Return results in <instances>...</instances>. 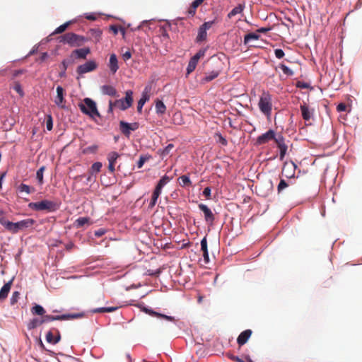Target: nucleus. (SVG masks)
Wrapping results in <instances>:
<instances>
[{
	"mask_svg": "<svg viewBox=\"0 0 362 362\" xmlns=\"http://www.w3.org/2000/svg\"><path fill=\"white\" fill-rule=\"evenodd\" d=\"M35 221L33 218H28L20 221L16 223H13L6 219L4 216L0 217V223L11 233H17L20 230L32 227Z\"/></svg>",
	"mask_w": 362,
	"mask_h": 362,
	"instance_id": "f257e3e1",
	"label": "nucleus"
},
{
	"mask_svg": "<svg viewBox=\"0 0 362 362\" xmlns=\"http://www.w3.org/2000/svg\"><path fill=\"white\" fill-rule=\"evenodd\" d=\"M59 39L60 42L69 45L72 47H81L89 40V38L74 33H66L60 36Z\"/></svg>",
	"mask_w": 362,
	"mask_h": 362,
	"instance_id": "f03ea898",
	"label": "nucleus"
},
{
	"mask_svg": "<svg viewBox=\"0 0 362 362\" xmlns=\"http://www.w3.org/2000/svg\"><path fill=\"white\" fill-rule=\"evenodd\" d=\"M28 207L37 211L54 212L59 209V204L57 202L44 199L38 202H30Z\"/></svg>",
	"mask_w": 362,
	"mask_h": 362,
	"instance_id": "7ed1b4c3",
	"label": "nucleus"
},
{
	"mask_svg": "<svg viewBox=\"0 0 362 362\" xmlns=\"http://www.w3.org/2000/svg\"><path fill=\"white\" fill-rule=\"evenodd\" d=\"M258 106L260 111L269 117L272 110V97L269 92H263L259 98Z\"/></svg>",
	"mask_w": 362,
	"mask_h": 362,
	"instance_id": "20e7f679",
	"label": "nucleus"
},
{
	"mask_svg": "<svg viewBox=\"0 0 362 362\" xmlns=\"http://www.w3.org/2000/svg\"><path fill=\"white\" fill-rule=\"evenodd\" d=\"M78 107L83 113L91 117L100 116L97 110L96 103L89 98H84L83 103L78 104Z\"/></svg>",
	"mask_w": 362,
	"mask_h": 362,
	"instance_id": "39448f33",
	"label": "nucleus"
},
{
	"mask_svg": "<svg viewBox=\"0 0 362 362\" xmlns=\"http://www.w3.org/2000/svg\"><path fill=\"white\" fill-rule=\"evenodd\" d=\"M274 142L279 149L280 158H284L291 146L290 141L286 140L281 134H279Z\"/></svg>",
	"mask_w": 362,
	"mask_h": 362,
	"instance_id": "423d86ee",
	"label": "nucleus"
},
{
	"mask_svg": "<svg viewBox=\"0 0 362 362\" xmlns=\"http://www.w3.org/2000/svg\"><path fill=\"white\" fill-rule=\"evenodd\" d=\"M133 103V91L128 90L125 92V97L122 99L116 100L114 102L115 106L122 110H125L130 107Z\"/></svg>",
	"mask_w": 362,
	"mask_h": 362,
	"instance_id": "0eeeda50",
	"label": "nucleus"
},
{
	"mask_svg": "<svg viewBox=\"0 0 362 362\" xmlns=\"http://www.w3.org/2000/svg\"><path fill=\"white\" fill-rule=\"evenodd\" d=\"M83 313H77V314H67V315H57L53 316L50 315H44L42 317V322L46 323L48 322L54 321V320H70V319H76V318H80L83 317Z\"/></svg>",
	"mask_w": 362,
	"mask_h": 362,
	"instance_id": "6e6552de",
	"label": "nucleus"
},
{
	"mask_svg": "<svg viewBox=\"0 0 362 362\" xmlns=\"http://www.w3.org/2000/svg\"><path fill=\"white\" fill-rule=\"evenodd\" d=\"M297 166L293 160H286L282 168V175L288 178L294 177Z\"/></svg>",
	"mask_w": 362,
	"mask_h": 362,
	"instance_id": "1a4fd4ad",
	"label": "nucleus"
},
{
	"mask_svg": "<svg viewBox=\"0 0 362 362\" xmlns=\"http://www.w3.org/2000/svg\"><path fill=\"white\" fill-rule=\"evenodd\" d=\"M276 136L277 134L276 132L272 129H269L267 132L257 136L256 139V144L263 145L269 143L270 141H275Z\"/></svg>",
	"mask_w": 362,
	"mask_h": 362,
	"instance_id": "9d476101",
	"label": "nucleus"
},
{
	"mask_svg": "<svg viewBox=\"0 0 362 362\" xmlns=\"http://www.w3.org/2000/svg\"><path fill=\"white\" fill-rule=\"evenodd\" d=\"M214 23L215 20L205 22L199 27L196 38L197 42H199L206 40L207 37L206 30L210 29Z\"/></svg>",
	"mask_w": 362,
	"mask_h": 362,
	"instance_id": "9b49d317",
	"label": "nucleus"
},
{
	"mask_svg": "<svg viewBox=\"0 0 362 362\" xmlns=\"http://www.w3.org/2000/svg\"><path fill=\"white\" fill-rule=\"evenodd\" d=\"M98 64L95 61L90 60L83 64L79 65L76 69V72L79 75L90 72L96 69Z\"/></svg>",
	"mask_w": 362,
	"mask_h": 362,
	"instance_id": "f8f14e48",
	"label": "nucleus"
},
{
	"mask_svg": "<svg viewBox=\"0 0 362 362\" xmlns=\"http://www.w3.org/2000/svg\"><path fill=\"white\" fill-rule=\"evenodd\" d=\"M139 128V123H128L124 121H120L119 129L121 132L126 136H129L132 131H135Z\"/></svg>",
	"mask_w": 362,
	"mask_h": 362,
	"instance_id": "ddd939ff",
	"label": "nucleus"
},
{
	"mask_svg": "<svg viewBox=\"0 0 362 362\" xmlns=\"http://www.w3.org/2000/svg\"><path fill=\"white\" fill-rule=\"evenodd\" d=\"M57 96L54 100L55 104L62 109H65V103L66 100L64 99V90L62 86H57Z\"/></svg>",
	"mask_w": 362,
	"mask_h": 362,
	"instance_id": "4468645a",
	"label": "nucleus"
},
{
	"mask_svg": "<svg viewBox=\"0 0 362 362\" xmlns=\"http://www.w3.org/2000/svg\"><path fill=\"white\" fill-rule=\"evenodd\" d=\"M199 208L204 213L205 221L212 225L215 217L211 209L204 204H199Z\"/></svg>",
	"mask_w": 362,
	"mask_h": 362,
	"instance_id": "2eb2a0df",
	"label": "nucleus"
},
{
	"mask_svg": "<svg viewBox=\"0 0 362 362\" xmlns=\"http://www.w3.org/2000/svg\"><path fill=\"white\" fill-rule=\"evenodd\" d=\"M252 333V332L251 329H246L242 332L237 338V343L238 344V345L241 346L246 344L250 337H251Z\"/></svg>",
	"mask_w": 362,
	"mask_h": 362,
	"instance_id": "dca6fc26",
	"label": "nucleus"
},
{
	"mask_svg": "<svg viewBox=\"0 0 362 362\" xmlns=\"http://www.w3.org/2000/svg\"><path fill=\"white\" fill-rule=\"evenodd\" d=\"M300 108L303 119L305 121H309L313 117V111L310 110L308 105L305 103L301 104Z\"/></svg>",
	"mask_w": 362,
	"mask_h": 362,
	"instance_id": "f3484780",
	"label": "nucleus"
},
{
	"mask_svg": "<svg viewBox=\"0 0 362 362\" xmlns=\"http://www.w3.org/2000/svg\"><path fill=\"white\" fill-rule=\"evenodd\" d=\"M108 66L113 74L118 70V60L115 54H110Z\"/></svg>",
	"mask_w": 362,
	"mask_h": 362,
	"instance_id": "a211bd4d",
	"label": "nucleus"
},
{
	"mask_svg": "<svg viewBox=\"0 0 362 362\" xmlns=\"http://www.w3.org/2000/svg\"><path fill=\"white\" fill-rule=\"evenodd\" d=\"M13 283V279L5 284L0 290V300H5L11 290Z\"/></svg>",
	"mask_w": 362,
	"mask_h": 362,
	"instance_id": "6ab92c4d",
	"label": "nucleus"
},
{
	"mask_svg": "<svg viewBox=\"0 0 362 362\" xmlns=\"http://www.w3.org/2000/svg\"><path fill=\"white\" fill-rule=\"evenodd\" d=\"M101 90L103 94L113 97H119L117 90L112 86L104 85L101 87Z\"/></svg>",
	"mask_w": 362,
	"mask_h": 362,
	"instance_id": "aec40b11",
	"label": "nucleus"
},
{
	"mask_svg": "<svg viewBox=\"0 0 362 362\" xmlns=\"http://www.w3.org/2000/svg\"><path fill=\"white\" fill-rule=\"evenodd\" d=\"M90 49L88 47L77 49L73 51L72 54H75L77 58L85 59L88 54H90Z\"/></svg>",
	"mask_w": 362,
	"mask_h": 362,
	"instance_id": "412c9836",
	"label": "nucleus"
},
{
	"mask_svg": "<svg viewBox=\"0 0 362 362\" xmlns=\"http://www.w3.org/2000/svg\"><path fill=\"white\" fill-rule=\"evenodd\" d=\"M148 100H149V95H148V92L144 91L142 93L141 98H140V100L138 102L137 111L139 112H140V113L141 112L143 106L144 105L146 102Z\"/></svg>",
	"mask_w": 362,
	"mask_h": 362,
	"instance_id": "4be33fe9",
	"label": "nucleus"
},
{
	"mask_svg": "<svg viewBox=\"0 0 362 362\" xmlns=\"http://www.w3.org/2000/svg\"><path fill=\"white\" fill-rule=\"evenodd\" d=\"M88 34L90 35V40L99 42L101 38L102 31L99 29H90L88 31Z\"/></svg>",
	"mask_w": 362,
	"mask_h": 362,
	"instance_id": "5701e85b",
	"label": "nucleus"
},
{
	"mask_svg": "<svg viewBox=\"0 0 362 362\" xmlns=\"http://www.w3.org/2000/svg\"><path fill=\"white\" fill-rule=\"evenodd\" d=\"M204 0H194L190 7L189 8L188 11H187V13L189 15L193 16L195 13H196V10H197V8L200 6L203 2H204Z\"/></svg>",
	"mask_w": 362,
	"mask_h": 362,
	"instance_id": "b1692460",
	"label": "nucleus"
},
{
	"mask_svg": "<svg viewBox=\"0 0 362 362\" xmlns=\"http://www.w3.org/2000/svg\"><path fill=\"white\" fill-rule=\"evenodd\" d=\"M31 313L33 315H37L42 317L45 314L46 311L42 306L35 304L31 308Z\"/></svg>",
	"mask_w": 362,
	"mask_h": 362,
	"instance_id": "393cba45",
	"label": "nucleus"
},
{
	"mask_svg": "<svg viewBox=\"0 0 362 362\" xmlns=\"http://www.w3.org/2000/svg\"><path fill=\"white\" fill-rule=\"evenodd\" d=\"M118 307H105V308H99L93 309L90 310L92 313H111L117 310Z\"/></svg>",
	"mask_w": 362,
	"mask_h": 362,
	"instance_id": "a878e982",
	"label": "nucleus"
},
{
	"mask_svg": "<svg viewBox=\"0 0 362 362\" xmlns=\"http://www.w3.org/2000/svg\"><path fill=\"white\" fill-rule=\"evenodd\" d=\"M170 28V25L168 23H165L163 25L160 26L158 31L160 36L163 37L164 39H168V35L167 33V31Z\"/></svg>",
	"mask_w": 362,
	"mask_h": 362,
	"instance_id": "bb28decb",
	"label": "nucleus"
},
{
	"mask_svg": "<svg viewBox=\"0 0 362 362\" xmlns=\"http://www.w3.org/2000/svg\"><path fill=\"white\" fill-rule=\"evenodd\" d=\"M197 64H198V62L197 60H195L192 57L190 59V60H189V62L188 63L187 67V70H186V75L187 76H188L192 71H194Z\"/></svg>",
	"mask_w": 362,
	"mask_h": 362,
	"instance_id": "cd10ccee",
	"label": "nucleus"
},
{
	"mask_svg": "<svg viewBox=\"0 0 362 362\" xmlns=\"http://www.w3.org/2000/svg\"><path fill=\"white\" fill-rule=\"evenodd\" d=\"M43 322H42V319H37V318H34L33 320H31L29 323L28 324V329H33L39 326H40L41 325H42Z\"/></svg>",
	"mask_w": 362,
	"mask_h": 362,
	"instance_id": "c85d7f7f",
	"label": "nucleus"
},
{
	"mask_svg": "<svg viewBox=\"0 0 362 362\" xmlns=\"http://www.w3.org/2000/svg\"><path fill=\"white\" fill-rule=\"evenodd\" d=\"M244 8V6L239 4L238 6L233 8L228 14V17L229 18H231L232 17L235 16V15L240 13Z\"/></svg>",
	"mask_w": 362,
	"mask_h": 362,
	"instance_id": "c756f323",
	"label": "nucleus"
},
{
	"mask_svg": "<svg viewBox=\"0 0 362 362\" xmlns=\"http://www.w3.org/2000/svg\"><path fill=\"white\" fill-rule=\"evenodd\" d=\"M71 21H67L65 23L61 25L58 28H57L52 35L60 34L64 33L67 28L71 25Z\"/></svg>",
	"mask_w": 362,
	"mask_h": 362,
	"instance_id": "7c9ffc66",
	"label": "nucleus"
},
{
	"mask_svg": "<svg viewBox=\"0 0 362 362\" xmlns=\"http://www.w3.org/2000/svg\"><path fill=\"white\" fill-rule=\"evenodd\" d=\"M259 35L255 33H250L245 35L244 37V44H248L252 40H258L259 38Z\"/></svg>",
	"mask_w": 362,
	"mask_h": 362,
	"instance_id": "2f4dec72",
	"label": "nucleus"
},
{
	"mask_svg": "<svg viewBox=\"0 0 362 362\" xmlns=\"http://www.w3.org/2000/svg\"><path fill=\"white\" fill-rule=\"evenodd\" d=\"M90 221V218L88 217H80L75 221V226L77 228H81L85 224L88 223Z\"/></svg>",
	"mask_w": 362,
	"mask_h": 362,
	"instance_id": "473e14b6",
	"label": "nucleus"
},
{
	"mask_svg": "<svg viewBox=\"0 0 362 362\" xmlns=\"http://www.w3.org/2000/svg\"><path fill=\"white\" fill-rule=\"evenodd\" d=\"M18 191L20 192H25L29 194L35 191L34 188H31L30 186L25 184H21L18 187Z\"/></svg>",
	"mask_w": 362,
	"mask_h": 362,
	"instance_id": "72a5a7b5",
	"label": "nucleus"
},
{
	"mask_svg": "<svg viewBox=\"0 0 362 362\" xmlns=\"http://www.w3.org/2000/svg\"><path fill=\"white\" fill-rule=\"evenodd\" d=\"M165 106L160 100H157L156 103V110L158 113H163L165 111Z\"/></svg>",
	"mask_w": 362,
	"mask_h": 362,
	"instance_id": "f704fd0d",
	"label": "nucleus"
},
{
	"mask_svg": "<svg viewBox=\"0 0 362 362\" xmlns=\"http://www.w3.org/2000/svg\"><path fill=\"white\" fill-rule=\"evenodd\" d=\"M102 166L103 165L100 162L93 163L90 168V174L93 175L95 173H98L100 170Z\"/></svg>",
	"mask_w": 362,
	"mask_h": 362,
	"instance_id": "c9c22d12",
	"label": "nucleus"
},
{
	"mask_svg": "<svg viewBox=\"0 0 362 362\" xmlns=\"http://www.w3.org/2000/svg\"><path fill=\"white\" fill-rule=\"evenodd\" d=\"M219 73L218 71H212L209 74H208L204 78V81L205 82H209L212 80H214V78H216L218 76Z\"/></svg>",
	"mask_w": 362,
	"mask_h": 362,
	"instance_id": "e433bc0d",
	"label": "nucleus"
},
{
	"mask_svg": "<svg viewBox=\"0 0 362 362\" xmlns=\"http://www.w3.org/2000/svg\"><path fill=\"white\" fill-rule=\"evenodd\" d=\"M216 142L221 144L223 146H227L228 141L221 134L216 133L214 135Z\"/></svg>",
	"mask_w": 362,
	"mask_h": 362,
	"instance_id": "4c0bfd02",
	"label": "nucleus"
},
{
	"mask_svg": "<svg viewBox=\"0 0 362 362\" xmlns=\"http://www.w3.org/2000/svg\"><path fill=\"white\" fill-rule=\"evenodd\" d=\"M279 67L282 70L283 73L284 74H286V76H293L294 74L293 71L290 68H288L287 66H286L284 64H281L279 65Z\"/></svg>",
	"mask_w": 362,
	"mask_h": 362,
	"instance_id": "58836bf2",
	"label": "nucleus"
},
{
	"mask_svg": "<svg viewBox=\"0 0 362 362\" xmlns=\"http://www.w3.org/2000/svg\"><path fill=\"white\" fill-rule=\"evenodd\" d=\"M206 48H203V49H200L193 57L192 58L194 59L195 60H197V62H199V60L201 59V58H203L205 55V53H206Z\"/></svg>",
	"mask_w": 362,
	"mask_h": 362,
	"instance_id": "ea45409f",
	"label": "nucleus"
},
{
	"mask_svg": "<svg viewBox=\"0 0 362 362\" xmlns=\"http://www.w3.org/2000/svg\"><path fill=\"white\" fill-rule=\"evenodd\" d=\"M45 168L44 166H42L37 171V173H36V177L38 180L40 184H42L43 183V173H44Z\"/></svg>",
	"mask_w": 362,
	"mask_h": 362,
	"instance_id": "a19ab883",
	"label": "nucleus"
},
{
	"mask_svg": "<svg viewBox=\"0 0 362 362\" xmlns=\"http://www.w3.org/2000/svg\"><path fill=\"white\" fill-rule=\"evenodd\" d=\"M13 89L20 95V96L23 97L24 95L23 90L21 88V85L19 82H15L13 85Z\"/></svg>",
	"mask_w": 362,
	"mask_h": 362,
	"instance_id": "79ce46f5",
	"label": "nucleus"
},
{
	"mask_svg": "<svg viewBox=\"0 0 362 362\" xmlns=\"http://www.w3.org/2000/svg\"><path fill=\"white\" fill-rule=\"evenodd\" d=\"M158 197H159L157 195V193L156 194H152L151 201L148 204V209H152L154 207V206L157 203Z\"/></svg>",
	"mask_w": 362,
	"mask_h": 362,
	"instance_id": "37998d69",
	"label": "nucleus"
},
{
	"mask_svg": "<svg viewBox=\"0 0 362 362\" xmlns=\"http://www.w3.org/2000/svg\"><path fill=\"white\" fill-rule=\"evenodd\" d=\"M187 253H188V256H187V254L185 253V257H186V258L189 257L191 261L195 260L196 258L197 257V252H194L192 249L190 251L187 249Z\"/></svg>",
	"mask_w": 362,
	"mask_h": 362,
	"instance_id": "c03bdc74",
	"label": "nucleus"
},
{
	"mask_svg": "<svg viewBox=\"0 0 362 362\" xmlns=\"http://www.w3.org/2000/svg\"><path fill=\"white\" fill-rule=\"evenodd\" d=\"M46 127H47V129L49 131L52 129L53 121H52V117L50 115H47V117Z\"/></svg>",
	"mask_w": 362,
	"mask_h": 362,
	"instance_id": "a18cd8bd",
	"label": "nucleus"
},
{
	"mask_svg": "<svg viewBox=\"0 0 362 362\" xmlns=\"http://www.w3.org/2000/svg\"><path fill=\"white\" fill-rule=\"evenodd\" d=\"M288 186V183L284 180H281L280 182L279 183L278 187H277L278 192H281L284 189H285Z\"/></svg>",
	"mask_w": 362,
	"mask_h": 362,
	"instance_id": "49530a36",
	"label": "nucleus"
},
{
	"mask_svg": "<svg viewBox=\"0 0 362 362\" xmlns=\"http://www.w3.org/2000/svg\"><path fill=\"white\" fill-rule=\"evenodd\" d=\"M46 341L48 343H49V344H54V339L53 332H52V330L49 331L47 333V334H46Z\"/></svg>",
	"mask_w": 362,
	"mask_h": 362,
	"instance_id": "de8ad7c7",
	"label": "nucleus"
},
{
	"mask_svg": "<svg viewBox=\"0 0 362 362\" xmlns=\"http://www.w3.org/2000/svg\"><path fill=\"white\" fill-rule=\"evenodd\" d=\"M274 54L276 58L281 59L284 57V52L281 49H276Z\"/></svg>",
	"mask_w": 362,
	"mask_h": 362,
	"instance_id": "09e8293b",
	"label": "nucleus"
},
{
	"mask_svg": "<svg viewBox=\"0 0 362 362\" xmlns=\"http://www.w3.org/2000/svg\"><path fill=\"white\" fill-rule=\"evenodd\" d=\"M201 250L202 252L208 251L207 241H206V238H204L201 241Z\"/></svg>",
	"mask_w": 362,
	"mask_h": 362,
	"instance_id": "8fccbe9b",
	"label": "nucleus"
},
{
	"mask_svg": "<svg viewBox=\"0 0 362 362\" xmlns=\"http://www.w3.org/2000/svg\"><path fill=\"white\" fill-rule=\"evenodd\" d=\"M169 181V179L168 177H162L158 183L157 184L158 186H160L161 188H163V187L167 184V182Z\"/></svg>",
	"mask_w": 362,
	"mask_h": 362,
	"instance_id": "3c124183",
	"label": "nucleus"
},
{
	"mask_svg": "<svg viewBox=\"0 0 362 362\" xmlns=\"http://www.w3.org/2000/svg\"><path fill=\"white\" fill-rule=\"evenodd\" d=\"M106 233V230H105L104 228H99L98 230H95V235L96 237H101L103 236V235H105Z\"/></svg>",
	"mask_w": 362,
	"mask_h": 362,
	"instance_id": "603ef678",
	"label": "nucleus"
},
{
	"mask_svg": "<svg viewBox=\"0 0 362 362\" xmlns=\"http://www.w3.org/2000/svg\"><path fill=\"white\" fill-rule=\"evenodd\" d=\"M203 195L206 198V199H210L211 197V189L210 187H207L206 188H204V191H203Z\"/></svg>",
	"mask_w": 362,
	"mask_h": 362,
	"instance_id": "864d4df0",
	"label": "nucleus"
},
{
	"mask_svg": "<svg viewBox=\"0 0 362 362\" xmlns=\"http://www.w3.org/2000/svg\"><path fill=\"white\" fill-rule=\"evenodd\" d=\"M117 160H109V165L108 169L111 173H113L115 171V165Z\"/></svg>",
	"mask_w": 362,
	"mask_h": 362,
	"instance_id": "5fc2aeb1",
	"label": "nucleus"
},
{
	"mask_svg": "<svg viewBox=\"0 0 362 362\" xmlns=\"http://www.w3.org/2000/svg\"><path fill=\"white\" fill-rule=\"evenodd\" d=\"M346 109V105L345 103H339L337 106V110L338 112H344L345 111Z\"/></svg>",
	"mask_w": 362,
	"mask_h": 362,
	"instance_id": "6e6d98bb",
	"label": "nucleus"
},
{
	"mask_svg": "<svg viewBox=\"0 0 362 362\" xmlns=\"http://www.w3.org/2000/svg\"><path fill=\"white\" fill-rule=\"evenodd\" d=\"M18 292L17 291H15L13 293V296L11 298V305H13L16 301H17V298L18 297Z\"/></svg>",
	"mask_w": 362,
	"mask_h": 362,
	"instance_id": "4d7b16f0",
	"label": "nucleus"
},
{
	"mask_svg": "<svg viewBox=\"0 0 362 362\" xmlns=\"http://www.w3.org/2000/svg\"><path fill=\"white\" fill-rule=\"evenodd\" d=\"M132 57V53L129 51H127L122 54V59L124 61L129 60Z\"/></svg>",
	"mask_w": 362,
	"mask_h": 362,
	"instance_id": "13d9d810",
	"label": "nucleus"
},
{
	"mask_svg": "<svg viewBox=\"0 0 362 362\" xmlns=\"http://www.w3.org/2000/svg\"><path fill=\"white\" fill-rule=\"evenodd\" d=\"M182 184L185 185H191V182L189 180V178L187 175H182Z\"/></svg>",
	"mask_w": 362,
	"mask_h": 362,
	"instance_id": "bf43d9fd",
	"label": "nucleus"
},
{
	"mask_svg": "<svg viewBox=\"0 0 362 362\" xmlns=\"http://www.w3.org/2000/svg\"><path fill=\"white\" fill-rule=\"evenodd\" d=\"M55 332L57 333V335L55 336V337H54V344H57L61 339V335H60L59 330L55 329Z\"/></svg>",
	"mask_w": 362,
	"mask_h": 362,
	"instance_id": "052dcab7",
	"label": "nucleus"
},
{
	"mask_svg": "<svg viewBox=\"0 0 362 362\" xmlns=\"http://www.w3.org/2000/svg\"><path fill=\"white\" fill-rule=\"evenodd\" d=\"M110 30L115 34L117 35L118 33L119 28L115 25H112L110 27Z\"/></svg>",
	"mask_w": 362,
	"mask_h": 362,
	"instance_id": "680f3d73",
	"label": "nucleus"
},
{
	"mask_svg": "<svg viewBox=\"0 0 362 362\" xmlns=\"http://www.w3.org/2000/svg\"><path fill=\"white\" fill-rule=\"evenodd\" d=\"M173 144H168L163 151V156H167L168 152L173 148Z\"/></svg>",
	"mask_w": 362,
	"mask_h": 362,
	"instance_id": "e2e57ef3",
	"label": "nucleus"
},
{
	"mask_svg": "<svg viewBox=\"0 0 362 362\" xmlns=\"http://www.w3.org/2000/svg\"><path fill=\"white\" fill-rule=\"evenodd\" d=\"M97 148H98V146H95V145L92 146H89L87 148H86L85 152L90 151V152L94 153L97 150Z\"/></svg>",
	"mask_w": 362,
	"mask_h": 362,
	"instance_id": "0e129e2a",
	"label": "nucleus"
},
{
	"mask_svg": "<svg viewBox=\"0 0 362 362\" xmlns=\"http://www.w3.org/2000/svg\"><path fill=\"white\" fill-rule=\"evenodd\" d=\"M271 30V28L270 27H268V28H259L257 32V33H265L268 31Z\"/></svg>",
	"mask_w": 362,
	"mask_h": 362,
	"instance_id": "69168bd1",
	"label": "nucleus"
},
{
	"mask_svg": "<svg viewBox=\"0 0 362 362\" xmlns=\"http://www.w3.org/2000/svg\"><path fill=\"white\" fill-rule=\"evenodd\" d=\"M162 188L160 186L156 185L153 194H156L157 193V195L159 197L161 193Z\"/></svg>",
	"mask_w": 362,
	"mask_h": 362,
	"instance_id": "338daca9",
	"label": "nucleus"
},
{
	"mask_svg": "<svg viewBox=\"0 0 362 362\" xmlns=\"http://www.w3.org/2000/svg\"><path fill=\"white\" fill-rule=\"evenodd\" d=\"M114 107H115V104H114V102H112V100H110L109 101V107H108L107 112L112 113L113 112Z\"/></svg>",
	"mask_w": 362,
	"mask_h": 362,
	"instance_id": "774afa93",
	"label": "nucleus"
}]
</instances>
